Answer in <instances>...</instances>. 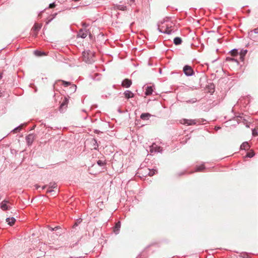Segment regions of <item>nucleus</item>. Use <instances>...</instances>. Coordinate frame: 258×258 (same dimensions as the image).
I'll list each match as a JSON object with an SVG mask.
<instances>
[{"mask_svg":"<svg viewBox=\"0 0 258 258\" xmlns=\"http://www.w3.org/2000/svg\"><path fill=\"white\" fill-rule=\"evenodd\" d=\"M253 32L255 34H258V28H255L253 30Z\"/></svg>","mask_w":258,"mask_h":258,"instance_id":"nucleus-37","label":"nucleus"},{"mask_svg":"<svg viewBox=\"0 0 258 258\" xmlns=\"http://www.w3.org/2000/svg\"><path fill=\"white\" fill-rule=\"evenodd\" d=\"M47 185H44V186H43L42 187H41V189H44L46 187Z\"/></svg>","mask_w":258,"mask_h":258,"instance_id":"nucleus-40","label":"nucleus"},{"mask_svg":"<svg viewBox=\"0 0 258 258\" xmlns=\"http://www.w3.org/2000/svg\"><path fill=\"white\" fill-rule=\"evenodd\" d=\"M68 100L66 98L63 102L60 105V108H61L63 106L66 105L67 104Z\"/></svg>","mask_w":258,"mask_h":258,"instance_id":"nucleus-30","label":"nucleus"},{"mask_svg":"<svg viewBox=\"0 0 258 258\" xmlns=\"http://www.w3.org/2000/svg\"><path fill=\"white\" fill-rule=\"evenodd\" d=\"M166 28L165 29H163V28H160V25H158V30L159 32L162 33H166L167 34H171L172 33L174 32L173 29H172V26L170 22L168 21H166Z\"/></svg>","mask_w":258,"mask_h":258,"instance_id":"nucleus-1","label":"nucleus"},{"mask_svg":"<svg viewBox=\"0 0 258 258\" xmlns=\"http://www.w3.org/2000/svg\"><path fill=\"white\" fill-rule=\"evenodd\" d=\"M26 140L29 145H31L34 140V135L33 134H29L26 136Z\"/></svg>","mask_w":258,"mask_h":258,"instance_id":"nucleus-11","label":"nucleus"},{"mask_svg":"<svg viewBox=\"0 0 258 258\" xmlns=\"http://www.w3.org/2000/svg\"><path fill=\"white\" fill-rule=\"evenodd\" d=\"M91 143L93 144L94 149L95 150H97L98 146L97 140L95 139H93L92 140Z\"/></svg>","mask_w":258,"mask_h":258,"instance_id":"nucleus-20","label":"nucleus"},{"mask_svg":"<svg viewBox=\"0 0 258 258\" xmlns=\"http://www.w3.org/2000/svg\"><path fill=\"white\" fill-rule=\"evenodd\" d=\"M55 7V4L54 3H51V4H49V8H53Z\"/></svg>","mask_w":258,"mask_h":258,"instance_id":"nucleus-34","label":"nucleus"},{"mask_svg":"<svg viewBox=\"0 0 258 258\" xmlns=\"http://www.w3.org/2000/svg\"><path fill=\"white\" fill-rule=\"evenodd\" d=\"M48 186V189L47 190V192L51 193V195L54 197L56 196L57 194V192L56 190L57 187L56 183L54 182H51Z\"/></svg>","mask_w":258,"mask_h":258,"instance_id":"nucleus-4","label":"nucleus"},{"mask_svg":"<svg viewBox=\"0 0 258 258\" xmlns=\"http://www.w3.org/2000/svg\"><path fill=\"white\" fill-rule=\"evenodd\" d=\"M16 221L14 217L12 218H7L6 219V222L9 224L10 226L13 225Z\"/></svg>","mask_w":258,"mask_h":258,"instance_id":"nucleus-15","label":"nucleus"},{"mask_svg":"<svg viewBox=\"0 0 258 258\" xmlns=\"http://www.w3.org/2000/svg\"><path fill=\"white\" fill-rule=\"evenodd\" d=\"M173 42L176 45H180L182 43V39L180 37H176L174 39Z\"/></svg>","mask_w":258,"mask_h":258,"instance_id":"nucleus-17","label":"nucleus"},{"mask_svg":"<svg viewBox=\"0 0 258 258\" xmlns=\"http://www.w3.org/2000/svg\"><path fill=\"white\" fill-rule=\"evenodd\" d=\"M77 225H78L77 223H76V224H75V226H77Z\"/></svg>","mask_w":258,"mask_h":258,"instance_id":"nucleus-45","label":"nucleus"},{"mask_svg":"<svg viewBox=\"0 0 258 258\" xmlns=\"http://www.w3.org/2000/svg\"><path fill=\"white\" fill-rule=\"evenodd\" d=\"M34 53L36 55L38 56H41L45 55L44 52H41L40 51H38V50L35 51Z\"/></svg>","mask_w":258,"mask_h":258,"instance_id":"nucleus-22","label":"nucleus"},{"mask_svg":"<svg viewBox=\"0 0 258 258\" xmlns=\"http://www.w3.org/2000/svg\"><path fill=\"white\" fill-rule=\"evenodd\" d=\"M97 163L100 166H102L105 164V162L101 160L97 161Z\"/></svg>","mask_w":258,"mask_h":258,"instance_id":"nucleus-28","label":"nucleus"},{"mask_svg":"<svg viewBox=\"0 0 258 258\" xmlns=\"http://www.w3.org/2000/svg\"><path fill=\"white\" fill-rule=\"evenodd\" d=\"M8 203V201L4 200L1 204V208L4 211L10 209V207L7 205Z\"/></svg>","mask_w":258,"mask_h":258,"instance_id":"nucleus-9","label":"nucleus"},{"mask_svg":"<svg viewBox=\"0 0 258 258\" xmlns=\"http://www.w3.org/2000/svg\"><path fill=\"white\" fill-rule=\"evenodd\" d=\"M153 89L152 86H147L146 89L145 95L146 96L150 95L152 94Z\"/></svg>","mask_w":258,"mask_h":258,"instance_id":"nucleus-13","label":"nucleus"},{"mask_svg":"<svg viewBox=\"0 0 258 258\" xmlns=\"http://www.w3.org/2000/svg\"><path fill=\"white\" fill-rule=\"evenodd\" d=\"M219 128H220V127H217L216 128V130H218V129H219Z\"/></svg>","mask_w":258,"mask_h":258,"instance_id":"nucleus-44","label":"nucleus"},{"mask_svg":"<svg viewBox=\"0 0 258 258\" xmlns=\"http://www.w3.org/2000/svg\"><path fill=\"white\" fill-rule=\"evenodd\" d=\"M254 155V153L253 152H248L246 154V157L249 158H251Z\"/></svg>","mask_w":258,"mask_h":258,"instance_id":"nucleus-29","label":"nucleus"},{"mask_svg":"<svg viewBox=\"0 0 258 258\" xmlns=\"http://www.w3.org/2000/svg\"><path fill=\"white\" fill-rule=\"evenodd\" d=\"M246 53H247V50H241L240 54H241L242 55H243V56H245V54H246Z\"/></svg>","mask_w":258,"mask_h":258,"instance_id":"nucleus-33","label":"nucleus"},{"mask_svg":"<svg viewBox=\"0 0 258 258\" xmlns=\"http://www.w3.org/2000/svg\"><path fill=\"white\" fill-rule=\"evenodd\" d=\"M250 148V146L247 142L243 143L240 146L241 150H248Z\"/></svg>","mask_w":258,"mask_h":258,"instance_id":"nucleus-14","label":"nucleus"},{"mask_svg":"<svg viewBox=\"0 0 258 258\" xmlns=\"http://www.w3.org/2000/svg\"><path fill=\"white\" fill-rule=\"evenodd\" d=\"M121 226V223L120 221H118L114 227L113 231L115 234H118L120 231V228Z\"/></svg>","mask_w":258,"mask_h":258,"instance_id":"nucleus-10","label":"nucleus"},{"mask_svg":"<svg viewBox=\"0 0 258 258\" xmlns=\"http://www.w3.org/2000/svg\"><path fill=\"white\" fill-rule=\"evenodd\" d=\"M183 71L187 76H191L194 74V72L191 67L186 65L183 67Z\"/></svg>","mask_w":258,"mask_h":258,"instance_id":"nucleus-5","label":"nucleus"},{"mask_svg":"<svg viewBox=\"0 0 258 258\" xmlns=\"http://www.w3.org/2000/svg\"><path fill=\"white\" fill-rule=\"evenodd\" d=\"M2 77H3L2 74H0V80L2 78Z\"/></svg>","mask_w":258,"mask_h":258,"instance_id":"nucleus-43","label":"nucleus"},{"mask_svg":"<svg viewBox=\"0 0 258 258\" xmlns=\"http://www.w3.org/2000/svg\"><path fill=\"white\" fill-rule=\"evenodd\" d=\"M151 115L148 113H142L140 117L143 120H147L149 118V117Z\"/></svg>","mask_w":258,"mask_h":258,"instance_id":"nucleus-19","label":"nucleus"},{"mask_svg":"<svg viewBox=\"0 0 258 258\" xmlns=\"http://www.w3.org/2000/svg\"><path fill=\"white\" fill-rule=\"evenodd\" d=\"M83 60L87 63H91L94 61L93 52L90 51H84L83 52Z\"/></svg>","mask_w":258,"mask_h":258,"instance_id":"nucleus-2","label":"nucleus"},{"mask_svg":"<svg viewBox=\"0 0 258 258\" xmlns=\"http://www.w3.org/2000/svg\"><path fill=\"white\" fill-rule=\"evenodd\" d=\"M166 21L161 22V24L162 25L161 27L160 26V28H163V29H165L166 28Z\"/></svg>","mask_w":258,"mask_h":258,"instance_id":"nucleus-32","label":"nucleus"},{"mask_svg":"<svg viewBox=\"0 0 258 258\" xmlns=\"http://www.w3.org/2000/svg\"><path fill=\"white\" fill-rule=\"evenodd\" d=\"M81 221H80V220H78V223H80V222H81Z\"/></svg>","mask_w":258,"mask_h":258,"instance_id":"nucleus-46","label":"nucleus"},{"mask_svg":"<svg viewBox=\"0 0 258 258\" xmlns=\"http://www.w3.org/2000/svg\"><path fill=\"white\" fill-rule=\"evenodd\" d=\"M126 7L123 6H120L119 9L121 10L124 11L125 10Z\"/></svg>","mask_w":258,"mask_h":258,"instance_id":"nucleus-35","label":"nucleus"},{"mask_svg":"<svg viewBox=\"0 0 258 258\" xmlns=\"http://www.w3.org/2000/svg\"><path fill=\"white\" fill-rule=\"evenodd\" d=\"M132 84L131 80L125 79L122 82L121 85L125 88H129Z\"/></svg>","mask_w":258,"mask_h":258,"instance_id":"nucleus-8","label":"nucleus"},{"mask_svg":"<svg viewBox=\"0 0 258 258\" xmlns=\"http://www.w3.org/2000/svg\"><path fill=\"white\" fill-rule=\"evenodd\" d=\"M124 95L126 98L129 99L131 98H133L134 96V94L130 90H126Z\"/></svg>","mask_w":258,"mask_h":258,"instance_id":"nucleus-12","label":"nucleus"},{"mask_svg":"<svg viewBox=\"0 0 258 258\" xmlns=\"http://www.w3.org/2000/svg\"><path fill=\"white\" fill-rule=\"evenodd\" d=\"M239 56H240V59L243 61L244 60V56H243V55H242L241 54H239Z\"/></svg>","mask_w":258,"mask_h":258,"instance_id":"nucleus-36","label":"nucleus"},{"mask_svg":"<svg viewBox=\"0 0 258 258\" xmlns=\"http://www.w3.org/2000/svg\"><path fill=\"white\" fill-rule=\"evenodd\" d=\"M205 167L204 165L198 166L196 168V171H202L205 169Z\"/></svg>","mask_w":258,"mask_h":258,"instance_id":"nucleus-25","label":"nucleus"},{"mask_svg":"<svg viewBox=\"0 0 258 258\" xmlns=\"http://www.w3.org/2000/svg\"><path fill=\"white\" fill-rule=\"evenodd\" d=\"M40 28H41L40 25H39L37 24H35L34 25V26L32 28V30L33 31H34L35 32V33L34 34V35L35 36L37 35V32L40 29Z\"/></svg>","mask_w":258,"mask_h":258,"instance_id":"nucleus-16","label":"nucleus"},{"mask_svg":"<svg viewBox=\"0 0 258 258\" xmlns=\"http://www.w3.org/2000/svg\"><path fill=\"white\" fill-rule=\"evenodd\" d=\"M22 125H21L16 127L12 131V132L14 133H17V132H20L22 130Z\"/></svg>","mask_w":258,"mask_h":258,"instance_id":"nucleus-24","label":"nucleus"},{"mask_svg":"<svg viewBox=\"0 0 258 258\" xmlns=\"http://www.w3.org/2000/svg\"><path fill=\"white\" fill-rule=\"evenodd\" d=\"M162 150V148L156 144H153L150 147V151L151 153L161 152Z\"/></svg>","mask_w":258,"mask_h":258,"instance_id":"nucleus-6","label":"nucleus"},{"mask_svg":"<svg viewBox=\"0 0 258 258\" xmlns=\"http://www.w3.org/2000/svg\"><path fill=\"white\" fill-rule=\"evenodd\" d=\"M230 52L231 55L235 56L237 55L238 54V50L236 49H233L232 50H231Z\"/></svg>","mask_w":258,"mask_h":258,"instance_id":"nucleus-21","label":"nucleus"},{"mask_svg":"<svg viewBox=\"0 0 258 258\" xmlns=\"http://www.w3.org/2000/svg\"><path fill=\"white\" fill-rule=\"evenodd\" d=\"M40 187V186H38V185H36V188L37 189H38Z\"/></svg>","mask_w":258,"mask_h":258,"instance_id":"nucleus-41","label":"nucleus"},{"mask_svg":"<svg viewBox=\"0 0 258 258\" xmlns=\"http://www.w3.org/2000/svg\"><path fill=\"white\" fill-rule=\"evenodd\" d=\"M226 60H228V61H231L232 62H236L237 64L238 63V60L234 58H231V57H227L226 58Z\"/></svg>","mask_w":258,"mask_h":258,"instance_id":"nucleus-26","label":"nucleus"},{"mask_svg":"<svg viewBox=\"0 0 258 258\" xmlns=\"http://www.w3.org/2000/svg\"><path fill=\"white\" fill-rule=\"evenodd\" d=\"M82 26L83 27H88L89 26V25L86 24V23H82Z\"/></svg>","mask_w":258,"mask_h":258,"instance_id":"nucleus-38","label":"nucleus"},{"mask_svg":"<svg viewBox=\"0 0 258 258\" xmlns=\"http://www.w3.org/2000/svg\"><path fill=\"white\" fill-rule=\"evenodd\" d=\"M62 84L64 86H68L69 85H71V83L70 82H67V81H62Z\"/></svg>","mask_w":258,"mask_h":258,"instance_id":"nucleus-31","label":"nucleus"},{"mask_svg":"<svg viewBox=\"0 0 258 258\" xmlns=\"http://www.w3.org/2000/svg\"><path fill=\"white\" fill-rule=\"evenodd\" d=\"M205 121L204 119H183L181 121V123L184 124H186L187 125H191L194 124H199L201 123H203Z\"/></svg>","mask_w":258,"mask_h":258,"instance_id":"nucleus-3","label":"nucleus"},{"mask_svg":"<svg viewBox=\"0 0 258 258\" xmlns=\"http://www.w3.org/2000/svg\"><path fill=\"white\" fill-rule=\"evenodd\" d=\"M255 132H254V130L252 131V134L253 136L255 135Z\"/></svg>","mask_w":258,"mask_h":258,"instance_id":"nucleus-42","label":"nucleus"},{"mask_svg":"<svg viewBox=\"0 0 258 258\" xmlns=\"http://www.w3.org/2000/svg\"><path fill=\"white\" fill-rule=\"evenodd\" d=\"M57 229H58V227H55L54 228H50L51 231H54L55 230H56Z\"/></svg>","mask_w":258,"mask_h":258,"instance_id":"nucleus-39","label":"nucleus"},{"mask_svg":"<svg viewBox=\"0 0 258 258\" xmlns=\"http://www.w3.org/2000/svg\"><path fill=\"white\" fill-rule=\"evenodd\" d=\"M147 170V171L148 172V175L150 176H153L157 172V171L156 169L150 170V169L148 168Z\"/></svg>","mask_w":258,"mask_h":258,"instance_id":"nucleus-18","label":"nucleus"},{"mask_svg":"<svg viewBox=\"0 0 258 258\" xmlns=\"http://www.w3.org/2000/svg\"><path fill=\"white\" fill-rule=\"evenodd\" d=\"M88 34L87 31L81 29L79 30L77 34L78 37H81L82 38H85L87 37Z\"/></svg>","mask_w":258,"mask_h":258,"instance_id":"nucleus-7","label":"nucleus"},{"mask_svg":"<svg viewBox=\"0 0 258 258\" xmlns=\"http://www.w3.org/2000/svg\"><path fill=\"white\" fill-rule=\"evenodd\" d=\"M197 101V99L196 98H193L191 99L185 101L186 103H194Z\"/></svg>","mask_w":258,"mask_h":258,"instance_id":"nucleus-23","label":"nucleus"},{"mask_svg":"<svg viewBox=\"0 0 258 258\" xmlns=\"http://www.w3.org/2000/svg\"><path fill=\"white\" fill-rule=\"evenodd\" d=\"M72 92H75L77 89V86L75 85H72L70 87Z\"/></svg>","mask_w":258,"mask_h":258,"instance_id":"nucleus-27","label":"nucleus"}]
</instances>
